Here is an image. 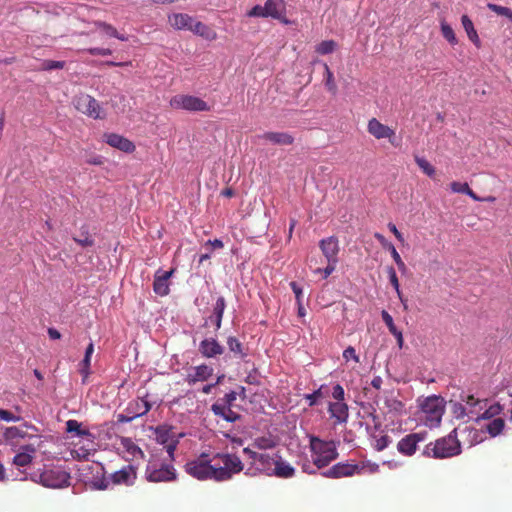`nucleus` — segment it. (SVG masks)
I'll return each instance as SVG.
<instances>
[{"label": "nucleus", "instance_id": "1", "mask_svg": "<svg viewBox=\"0 0 512 512\" xmlns=\"http://www.w3.org/2000/svg\"><path fill=\"white\" fill-rule=\"evenodd\" d=\"M461 451V443L457 438L456 429H454L448 435L428 443L422 454L429 458L445 459L457 456Z\"/></svg>", "mask_w": 512, "mask_h": 512}, {"label": "nucleus", "instance_id": "2", "mask_svg": "<svg viewBox=\"0 0 512 512\" xmlns=\"http://www.w3.org/2000/svg\"><path fill=\"white\" fill-rule=\"evenodd\" d=\"M214 481L224 482L232 479L244 469V464L236 454L217 453L212 457Z\"/></svg>", "mask_w": 512, "mask_h": 512}, {"label": "nucleus", "instance_id": "3", "mask_svg": "<svg viewBox=\"0 0 512 512\" xmlns=\"http://www.w3.org/2000/svg\"><path fill=\"white\" fill-rule=\"evenodd\" d=\"M310 449L312 452L313 465L317 469L327 467L339 456L334 441H325L316 436L310 438Z\"/></svg>", "mask_w": 512, "mask_h": 512}, {"label": "nucleus", "instance_id": "4", "mask_svg": "<svg viewBox=\"0 0 512 512\" xmlns=\"http://www.w3.org/2000/svg\"><path fill=\"white\" fill-rule=\"evenodd\" d=\"M31 479L48 488H64L70 485V474L59 466L34 472Z\"/></svg>", "mask_w": 512, "mask_h": 512}, {"label": "nucleus", "instance_id": "5", "mask_svg": "<svg viewBox=\"0 0 512 512\" xmlns=\"http://www.w3.org/2000/svg\"><path fill=\"white\" fill-rule=\"evenodd\" d=\"M420 408L424 414L425 424L429 427L438 426L445 411V401L442 397L432 395L424 399Z\"/></svg>", "mask_w": 512, "mask_h": 512}, {"label": "nucleus", "instance_id": "6", "mask_svg": "<svg viewBox=\"0 0 512 512\" xmlns=\"http://www.w3.org/2000/svg\"><path fill=\"white\" fill-rule=\"evenodd\" d=\"M5 441L11 446H19L22 441L39 440L38 429L27 422L20 426L7 427L3 432Z\"/></svg>", "mask_w": 512, "mask_h": 512}, {"label": "nucleus", "instance_id": "7", "mask_svg": "<svg viewBox=\"0 0 512 512\" xmlns=\"http://www.w3.org/2000/svg\"><path fill=\"white\" fill-rule=\"evenodd\" d=\"M187 474L198 480H214V464L212 458L202 454L198 458L191 460L185 464Z\"/></svg>", "mask_w": 512, "mask_h": 512}, {"label": "nucleus", "instance_id": "8", "mask_svg": "<svg viewBox=\"0 0 512 512\" xmlns=\"http://www.w3.org/2000/svg\"><path fill=\"white\" fill-rule=\"evenodd\" d=\"M75 108L93 119H104L106 113L99 102L88 94H80L74 99Z\"/></svg>", "mask_w": 512, "mask_h": 512}, {"label": "nucleus", "instance_id": "9", "mask_svg": "<svg viewBox=\"0 0 512 512\" xmlns=\"http://www.w3.org/2000/svg\"><path fill=\"white\" fill-rule=\"evenodd\" d=\"M145 474L149 482H170L177 478L176 470L170 463L157 464L150 462Z\"/></svg>", "mask_w": 512, "mask_h": 512}, {"label": "nucleus", "instance_id": "10", "mask_svg": "<svg viewBox=\"0 0 512 512\" xmlns=\"http://www.w3.org/2000/svg\"><path fill=\"white\" fill-rule=\"evenodd\" d=\"M170 106L175 109H184L192 112L208 111L210 108L208 104L202 99L191 96L179 94L171 98Z\"/></svg>", "mask_w": 512, "mask_h": 512}, {"label": "nucleus", "instance_id": "11", "mask_svg": "<svg viewBox=\"0 0 512 512\" xmlns=\"http://www.w3.org/2000/svg\"><path fill=\"white\" fill-rule=\"evenodd\" d=\"M175 269L169 271L158 269L154 274L153 291L158 296H166L170 292V278L174 274Z\"/></svg>", "mask_w": 512, "mask_h": 512}, {"label": "nucleus", "instance_id": "12", "mask_svg": "<svg viewBox=\"0 0 512 512\" xmlns=\"http://www.w3.org/2000/svg\"><path fill=\"white\" fill-rule=\"evenodd\" d=\"M151 409V404L143 399L138 398L134 402H130L126 408V415H121L119 420L120 421H132L133 419L143 416L146 413H148Z\"/></svg>", "mask_w": 512, "mask_h": 512}, {"label": "nucleus", "instance_id": "13", "mask_svg": "<svg viewBox=\"0 0 512 512\" xmlns=\"http://www.w3.org/2000/svg\"><path fill=\"white\" fill-rule=\"evenodd\" d=\"M355 474H359L358 464L342 462L333 465L331 468L321 473L323 477L335 479L342 477H350Z\"/></svg>", "mask_w": 512, "mask_h": 512}, {"label": "nucleus", "instance_id": "14", "mask_svg": "<svg viewBox=\"0 0 512 512\" xmlns=\"http://www.w3.org/2000/svg\"><path fill=\"white\" fill-rule=\"evenodd\" d=\"M425 440V433H411L403 437L397 444L398 451L405 456H412L417 445Z\"/></svg>", "mask_w": 512, "mask_h": 512}, {"label": "nucleus", "instance_id": "15", "mask_svg": "<svg viewBox=\"0 0 512 512\" xmlns=\"http://www.w3.org/2000/svg\"><path fill=\"white\" fill-rule=\"evenodd\" d=\"M103 140L109 146L125 153H132L136 148L132 141L116 133H105Z\"/></svg>", "mask_w": 512, "mask_h": 512}, {"label": "nucleus", "instance_id": "16", "mask_svg": "<svg viewBox=\"0 0 512 512\" xmlns=\"http://www.w3.org/2000/svg\"><path fill=\"white\" fill-rule=\"evenodd\" d=\"M77 436L84 439V443L80 445L77 443L76 446H79L74 452L77 454L78 458L87 459L90 455L91 451H95L94 449V440L95 436L88 429H81Z\"/></svg>", "mask_w": 512, "mask_h": 512}, {"label": "nucleus", "instance_id": "17", "mask_svg": "<svg viewBox=\"0 0 512 512\" xmlns=\"http://www.w3.org/2000/svg\"><path fill=\"white\" fill-rule=\"evenodd\" d=\"M319 246L327 262L338 263L339 242L337 238L331 236L322 239Z\"/></svg>", "mask_w": 512, "mask_h": 512}, {"label": "nucleus", "instance_id": "18", "mask_svg": "<svg viewBox=\"0 0 512 512\" xmlns=\"http://www.w3.org/2000/svg\"><path fill=\"white\" fill-rule=\"evenodd\" d=\"M367 130L373 137L378 140L395 136V131L393 129L387 125L382 124L376 118H372L368 121Z\"/></svg>", "mask_w": 512, "mask_h": 512}, {"label": "nucleus", "instance_id": "19", "mask_svg": "<svg viewBox=\"0 0 512 512\" xmlns=\"http://www.w3.org/2000/svg\"><path fill=\"white\" fill-rule=\"evenodd\" d=\"M136 479V471L131 465L124 466L120 470L111 474V480L114 484L132 485Z\"/></svg>", "mask_w": 512, "mask_h": 512}, {"label": "nucleus", "instance_id": "20", "mask_svg": "<svg viewBox=\"0 0 512 512\" xmlns=\"http://www.w3.org/2000/svg\"><path fill=\"white\" fill-rule=\"evenodd\" d=\"M258 138L281 146L291 145L294 142V137L287 132L269 131L258 135Z\"/></svg>", "mask_w": 512, "mask_h": 512}, {"label": "nucleus", "instance_id": "21", "mask_svg": "<svg viewBox=\"0 0 512 512\" xmlns=\"http://www.w3.org/2000/svg\"><path fill=\"white\" fill-rule=\"evenodd\" d=\"M226 308V301L224 297L220 296L217 298L216 303L213 307L212 314L206 320L207 325L214 326L215 329L221 327V322Z\"/></svg>", "mask_w": 512, "mask_h": 512}, {"label": "nucleus", "instance_id": "22", "mask_svg": "<svg viewBox=\"0 0 512 512\" xmlns=\"http://www.w3.org/2000/svg\"><path fill=\"white\" fill-rule=\"evenodd\" d=\"M213 374V368L208 365H199L191 369L187 375L189 384L208 380Z\"/></svg>", "mask_w": 512, "mask_h": 512}, {"label": "nucleus", "instance_id": "23", "mask_svg": "<svg viewBox=\"0 0 512 512\" xmlns=\"http://www.w3.org/2000/svg\"><path fill=\"white\" fill-rule=\"evenodd\" d=\"M169 24L177 30H189L192 28L194 19L185 13H173L168 16Z\"/></svg>", "mask_w": 512, "mask_h": 512}, {"label": "nucleus", "instance_id": "24", "mask_svg": "<svg viewBox=\"0 0 512 512\" xmlns=\"http://www.w3.org/2000/svg\"><path fill=\"white\" fill-rule=\"evenodd\" d=\"M211 410L216 416L223 418L227 422H235L240 418V415L232 410V406L220 404L219 401L212 405Z\"/></svg>", "mask_w": 512, "mask_h": 512}, {"label": "nucleus", "instance_id": "25", "mask_svg": "<svg viewBox=\"0 0 512 512\" xmlns=\"http://www.w3.org/2000/svg\"><path fill=\"white\" fill-rule=\"evenodd\" d=\"M155 435H156V441L162 445L172 442L173 440H175V438L183 437L182 433L176 434L174 432L173 428L169 427V426L157 427L155 430Z\"/></svg>", "mask_w": 512, "mask_h": 512}, {"label": "nucleus", "instance_id": "26", "mask_svg": "<svg viewBox=\"0 0 512 512\" xmlns=\"http://www.w3.org/2000/svg\"><path fill=\"white\" fill-rule=\"evenodd\" d=\"M265 12H267L268 17H272L274 19H282V16L285 13V3L283 0H267L265 2Z\"/></svg>", "mask_w": 512, "mask_h": 512}, {"label": "nucleus", "instance_id": "27", "mask_svg": "<svg viewBox=\"0 0 512 512\" xmlns=\"http://www.w3.org/2000/svg\"><path fill=\"white\" fill-rule=\"evenodd\" d=\"M329 413L332 418L336 419L337 423L346 422L348 419V406L344 402L330 403Z\"/></svg>", "mask_w": 512, "mask_h": 512}, {"label": "nucleus", "instance_id": "28", "mask_svg": "<svg viewBox=\"0 0 512 512\" xmlns=\"http://www.w3.org/2000/svg\"><path fill=\"white\" fill-rule=\"evenodd\" d=\"M462 402H464L468 413L470 414H477L479 411H481L486 406V400H481L479 398H476L472 394H467L461 396Z\"/></svg>", "mask_w": 512, "mask_h": 512}, {"label": "nucleus", "instance_id": "29", "mask_svg": "<svg viewBox=\"0 0 512 512\" xmlns=\"http://www.w3.org/2000/svg\"><path fill=\"white\" fill-rule=\"evenodd\" d=\"M190 31L209 41H213L217 38L216 32L200 21L194 20Z\"/></svg>", "mask_w": 512, "mask_h": 512}, {"label": "nucleus", "instance_id": "30", "mask_svg": "<svg viewBox=\"0 0 512 512\" xmlns=\"http://www.w3.org/2000/svg\"><path fill=\"white\" fill-rule=\"evenodd\" d=\"M95 26L98 30H101L102 33L108 37H113L119 39L120 41H128L127 36L119 33L115 27L106 22L97 21L95 22Z\"/></svg>", "mask_w": 512, "mask_h": 512}, {"label": "nucleus", "instance_id": "31", "mask_svg": "<svg viewBox=\"0 0 512 512\" xmlns=\"http://www.w3.org/2000/svg\"><path fill=\"white\" fill-rule=\"evenodd\" d=\"M461 23L470 41H472L477 47H480V39L477 31L474 28L472 20L467 16L461 17Z\"/></svg>", "mask_w": 512, "mask_h": 512}, {"label": "nucleus", "instance_id": "32", "mask_svg": "<svg viewBox=\"0 0 512 512\" xmlns=\"http://www.w3.org/2000/svg\"><path fill=\"white\" fill-rule=\"evenodd\" d=\"M294 468L280 458L274 462V474L281 478H290L294 475Z\"/></svg>", "mask_w": 512, "mask_h": 512}, {"label": "nucleus", "instance_id": "33", "mask_svg": "<svg viewBox=\"0 0 512 512\" xmlns=\"http://www.w3.org/2000/svg\"><path fill=\"white\" fill-rule=\"evenodd\" d=\"M382 320L387 325L389 331L396 337L399 348H402L403 337L402 333L396 328L392 316L385 310L381 313Z\"/></svg>", "mask_w": 512, "mask_h": 512}, {"label": "nucleus", "instance_id": "34", "mask_svg": "<svg viewBox=\"0 0 512 512\" xmlns=\"http://www.w3.org/2000/svg\"><path fill=\"white\" fill-rule=\"evenodd\" d=\"M505 427V421L502 418H494L485 427V430L491 437H496L502 433Z\"/></svg>", "mask_w": 512, "mask_h": 512}, {"label": "nucleus", "instance_id": "35", "mask_svg": "<svg viewBox=\"0 0 512 512\" xmlns=\"http://www.w3.org/2000/svg\"><path fill=\"white\" fill-rule=\"evenodd\" d=\"M122 445L132 457L144 459V452L130 438H123Z\"/></svg>", "mask_w": 512, "mask_h": 512}, {"label": "nucleus", "instance_id": "36", "mask_svg": "<svg viewBox=\"0 0 512 512\" xmlns=\"http://www.w3.org/2000/svg\"><path fill=\"white\" fill-rule=\"evenodd\" d=\"M324 83L325 87L329 92H331L333 95L337 93V85L334 81L333 73L331 72L329 66L327 64H324Z\"/></svg>", "mask_w": 512, "mask_h": 512}, {"label": "nucleus", "instance_id": "37", "mask_svg": "<svg viewBox=\"0 0 512 512\" xmlns=\"http://www.w3.org/2000/svg\"><path fill=\"white\" fill-rule=\"evenodd\" d=\"M327 391L325 387L322 385L319 389L315 390L313 393L305 394L304 399L308 401V405L310 407L316 405L318 401L324 397H326Z\"/></svg>", "mask_w": 512, "mask_h": 512}, {"label": "nucleus", "instance_id": "38", "mask_svg": "<svg viewBox=\"0 0 512 512\" xmlns=\"http://www.w3.org/2000/svg\"><path fill=\"white\" fill-rule=\"evenodd\" d=\"M415 162L418 165V167L429 177H433L435 175V168L434 166L426 160L424 157L415 156Z\"/></svg>", "mask_w": 512, "mask_h": 512}, {"label": "nucleus", "instance_id": "39", "mask_svg": "<svg viewBox=\"0 0 512 512\" xmlns=\"http://www.w3.org/2000/svg\"><path fill=\"white\" fill-rule=\"evenodd\" d=\"M201 351L205 353H216V352H222L221 346L216 342L215 339L209 338L205 339L201 342Z\"/></svg>", "mask_w": 512, "mask_h": 512}, {"label": "nucleus", "instance_id": "40", "mask_svg": "<svg viewBox=\"0 0 512 512\" xmlns=\"http://www.w3.org/2000/svg\"><path fill=\"white\" fill-rule=\"evenodd\" d=\"M275 445H276V443L271 437H265V436L256 438L254 440V442L252 443L253 447H255L257 449H261V450L271 449Z\"/></svg>", "mask_w": 512, "mask_h": 512}, {"label": "nucleus", "instance_id": "41", "mask_svg": "<svg viewBox=\"0 0 512 512\" xmlns=\"http://www.w3.org/2000/svg\"><path fill=\"white\" fill-rule=\"evenodd\" d=\"M336 46L337 44L334 40H325L319 43L316 46L315 50L317 53L321 55H326L332 53L335 50Z\"/></svg>", "mask_w": 512, "mask_h": 512}, {"label": "nucleus", "instance_id": "42", "mask_svg": "<svg viewBox=\"0 0 512 512\" xmlns=\"http://www.w3.org/2000/svg\"><path fill=\"white\" fill-rule=\"evenodd\" d=\"M441 32H442V35L443 37L451 44V45H456L457 44V38H456V35L454 33V30L453 28L445 23V22H442L441 23Z\"/></svg>", "mask_w": 512, "mask_h": 512}, {"label": "nucleus", "instance_id": "43", "mask_svg": "<svg viewBox=\"0 0 512 512\" xmlns=\"http://www.w3.org/2000/svg\"><path fill=\"white\" fill-rule=\"evenodd\" d=\"M33 456L29 453L19 452L13 458V464L17 467L28 466L32 462Z\"/></svg>", "mask_w": 512, "mask_h": 512}, {"label": "nucleus", "instance_id": "44", "mask_svg": "<svg viewBox=\"0 0 512 512\" xmlns=\"http://www.w3.org/2000/svg\"><path fill=\"white\" fill-rule=\"evenodd\" d=\"M91 354H85L84 359L79 363V372L82 375V382L85 383L90 374Z\"/></svg>", "mask_w": 512, "mask_h": 512}, {"label": "nucleus", "instance_id": "45", "mask_svg": "<svg viewBox=\"0 0 512 512\" xmlns=\"http://www.w3.org/2000/svg\"><path fill=\"white\" fill-rule=\"evenodd\" d=\"M487 7L489 10L495 12L496 14H498L500 16L507 17L509 20L512 21V9L505 7V6L493 4V3H488Z\"/></svg>", "mask_w": 512, "mask_h": 512}, {"label": "nucleus", "instance_id": "46", "mask_svg": "<svg viewBox=\"0 0 512 512\" xmlns=\"http://www.w3.org/2000/svg\"><path fill=\"white\" fill-rule=\"evenodd\" d=\"M359 474L361 473H370L374 474L379 471V465L377 463H373L371 461H364L361 464H358Z\"/></svg>", "mask_w": 512, "mask_h": 512}, {"label": "nucleus", "instance_id": "47", "mask_svg": "<svg viewBox=\"0 0 512 512\" xmlns=\"http://www.w3.org/2000/svg\"><path fill=\"white\" fill-rule=\"evenodd\" d=\"M389 280L393 288L395 289L399 299H402V292L400 290L399 281L396 275V271L393 267L388 268Z\"/></svg>", "mask_w": 512, "mask_h": 512}, {"label": "nucleus", "instance_id": "48", "mask_svg": "<svg viewBox=\"0 0 512 512\" xmlns=\"http://www.w3.org/2000/svg\"><path fill=\"white\" fill-rule=\"evenodd\" d=\"M39 442H40V439L32 440V441H25V443L24 444L21 443V445H19V447L22 450L21 452L29 453L33 456L37 451Z\"/></svg>", "mask_w": 512, "mask_h": 512}, {"label": "nucleus", "instance_id": "49", "mask_svg": "<svg viewBox=\"0 0 512 512\" xmlns=\"http://www.w3.org/2000/svg\"><path fill=\"white\" fill-rule=\"evenodd\" d=\"M385 405L390 411L400 412L403 410L404 404L394 397L386 398Z\"/></svg>", "mask_w": 512, "mask_h": 512}, {"label": "nucleus", "instance_id": "50", "mask_svg": "<svg viewBox=\"0 0 512 512\" xmlns=\"http://www.w3.org/2000/svg\"><path fill=\"white\" fill-rule=\"evenodd\" d=\"M276 460L268 454L260 453L257 462L263 467V469H269L271 465H274Z\"/></svg>", "mask_w": 512, "mask_h": 512}, {"label": "nucleus", "instance_id": "51", "mask_svg": "<svg viewBox=\"0 0 512 512\" xmlns=\"http://www.w3.org/2000/svg\"><path fill=\"white\" fill-rule=\"evenodd\" d=\"M0 419L6 422H18L21 420V416L15 415L8 410L0 409Z\"/></svg>", "mask_w": 512, "mask_h": 512}, {"label": "nucleus", "instance_id": "52", "mask_svg": "<svg viewBox=\"0 0 512 512\" xmlns=\"http://www.w3.org/2000/svg\"><path fill=\"white\" fill-rule=\"evenodd\" d=\"M337 263L327 262V266L324 269L317 268L314 270L315 274H323V278L330 276L336 269Z\"/></svg>", "mask_w": 512, "mask_h": 512}, {"label": "nucleus", "instance_id": "53", "mask_svg": "<svg viewBox=\"0 0 512 512\" xmlns=\"http://www.w3.org/2000/svg\"><path fill=\"white\" fill-rule=\"evenodd\" d=\"M81 429L82 424L79 423L77 420L71 419L66 422V431L68 433H75L77 435Z\"/></svg>", "mask_w": 512, "mask_h": 512}, {"label": "nucleus", "instance_id": "54", "mask_svg": "<svg viewBox=\"0 0 512 512\" xmlns=\"http://www.w3.org/2000/svg\"><path fill=\"white\" fill-rule=\"evenodd\" d=\"M249 17H268L267 12H265V5H255L248 13Z\"/></svg>", "mask_w": 512, "mask_h": 512}, {"label": "nucleus", "instance_id": "55", "mask_svg": "<svg viewBox=\"0 0 512 512\" xmlns=\"http://www.w3.org/2000/svg\"><path fill=\"white\" fill-rule=\"evenodd\" d=\"M450 188L454 193L466 194L469 189V185L467 183L454 181L450 184Z\"/></svg>", "mask_w": 512, "mask_h": 512}, {"label": "nucleus", "instance_id": "56", "mask_svg": "<svg viewBox=\"0 0 512 512\" xmlns=\"http://www.w3.org/2000/svg\"><path fill=\"white\" fill-rule=\"evenodd\" d=\"M65 65L64 61L46 60L43 62L44 70L62 69Z\"/></svg>", "mask_w": 512, "mask_h": 512}, {"label": "nucleus", "instance_id": "57", "mask_svg": "<svg viewBox=\"0 0 512 512\" xmlns=\"http://www.w3.org/2000/svg\"><path fill=\"white\" fill-rule=\"evenodd\" d=\"M180 438H175L172 442L165 444L166 451L168 453L170 461L174 460V452L177 449V446L179 444Z\"/></svg>", "mask_w": 512, "mask_h": 512}, {"label": "nucleus", "instance_id": "58", "mask_svg": "<svg viewBox=\"0 0 512 512\" xmlns=\"http://www.w3.org/2000/svg\"><path fill=\"white\" fill-rule=\"evenodd\" d=\"M332 396L337 402H343L344 400V389L341 385L337 384L333 387Z\"/></svg>", "mask_w": 512, "mask_h": 512}, {"label": "nucleus", "instance_id": "59", "mask_svg": "<svg viewBox=\"0 0 512 512\" xmlns=\"http://www.w3.org/2000/svg\"><path fill=\"white\" fill-rule=\"evenodd\" d=\"M290 287L295 294L297 304H300V302H302V296H303L302 288L296 282H291Z\"/></svg>", "mask_w": 512, "mask_h": 512}, {"label": "nucleus", "instance_id": "60", "mask_svg": "<svg viewBox=\"0 0 512 512\" xmlns=\"http://www.w3.org/2000/svg\"><path fill=\"white\" fill-rule=\"evenodd\" d=\"M88 53L91 55H99V56H109L112 54V51L108 48H90L88 49Z\"/></svg>", "mask_w": 512, "mask_h": 512}, {"label": "nucleus", "instance_id": "61", "mask_svg": "<svg viewBox=\"0 0 512 512\" xmlns=\"http://www.w3.org/2000/svg\"><path fill=\"white\" fill-rule=\"evenodd\" d=\"M499 410H500V406L499 405H494V406H490L488 409L485 410V412L482 414V418L483 419H490L492 418L493 416H495L496 414L499 413Z\"/></svg>", "mask_w": 512, "mask_h": 512}, {"label": "nucleus", "instance_id": "62", "mask_svg": "<svg viewBox=\"0 0 512 512\" xmlns=\"http://www.w3.org/2000/svg\"><path fill=\"white\" fill-rule=\"evenodd\" d=\"M499 410H500V406L499 405H494V406H490L488 409L485 410V412L482 414V418L483 419H490L492 418L493 416H495L496 414L499 413Z\"/></svg>", "mask_w": 512, "mask_h": 512}, {"label": "nucleus", "instance_id": "63", "mask_svg": "<svg viewBox=\"0 0 512 512\" xmlns=\"http://www.w3.org/2000/svg\"><path fill=\"white\" fill-rule=\"evenodd\" d=\"M389 444V437L384 435L376 440L375 448L378 451L384 450Z\"/></svg>", "mask_w": 512, "mask_h": 512}, {"label": "nucleus", "instance_id": "64", "mask_svg": "<svg viewBox=\"0 0 512 512\" xmlns=\"http://www.w3.org/2000/svg\"><path fill=\"white\" fill-rule=\"evenodd\" d=\"M236 398H237V392L231 391L224 396V398L222 399V402H220V404L233 406V402L236 400Z\"/></svg>", "mask_w": 512, "mask_h": 512}]
</instances>
